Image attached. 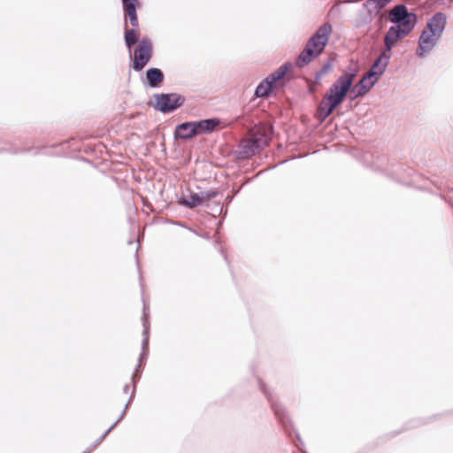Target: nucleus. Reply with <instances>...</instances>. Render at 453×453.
<instances>
[{
    "instance_id": "obj_11",
    "label": "nucleus",
    "mask_w": 453,
    "mask_h": 453,
    "mask_svg": "<svg viewBox=\"0 0 453 453\" xmlns=\"http://www.w3.org/2000/svg\"><path fill=\"white\" fill-rule=\"evenodd\" d=\"M271 133L272 130L270 127L258 126L252 130L251 138H253L256 143L262 149L269 144Z\"/></svg>"
},
{
    "instance_id": "obj_16",
    "label": "nucleus",
    "mask_w": 453,
    "mask_h": 453,
    "mask_svg": "<svg viewBox=\"0 0 453 453\" xmlns=\"http://www.w3.org/2000/svg\"><path fill=\"white\" fill-rule=\"evenodd\" d=\"M219 124L217 119H208L196 122L197 134L213 131Z\"/></svg>"
},
{
    "instance_id": "obj_26",
    "label": "nucleus",
    "mask_w": 453,
    "mask_h": 453,
    "mask_svg": "<svg viewBox=\"0 0 453 453\" xmlns=\"http://www.w3.org/2000/svg\"><path fill=\"white\" fill-rule=\"evenodd\" d=\"M128 388H129V386H128V385H126V386H125V388H124V391H125L126 393H127Z\"/></svg>"
},
{
    "instance_id": "obj_24",
    "label": "nucleus",
    "mask_w": 453,
    "mask_h": 453,
    "mask_svg": "<svg viewBox=\"0 0 453 453\" xmlns=\"http://www.w3.org/2000/svg\"><path fill=\"white\" fill-rule=\"evenodd\" d=\"M273 408L275 411V414L280 418H283V412L281 411V410L275 404H273Z\"/></svg>"
},
{
    "instance_id": "obj_6",
    "label": "nucleus",
    "mask_w": 453,
    "mask_h": 453,
    "mask_svg": "<svg viewBox=\"0 0 453 453\" xmlns=\"http://www.w3.org/2000/svg\"><path fill=\"white\" fill-rule=\"evenodd\" d=\"M183 103L184 97L179 94H161L156 96V107L162 112H171Z\"/></svg>"
},
{
    "instance_id": "obj_14",
    "label": "nucleus",
    "mask_w": 453,
    "mask_h": 453,
    "mask_svg": "<svg viewBox=\"0 0 453 453\" xmlns=\"http://www.w3.org/2000/svg\"><path fill=\"white\" fill-rule=\"evenodd\" d=\"M260 147L253 138L242 140L240 143V155L243 157H250L259 151Z\"/></svg>"
},
{
    "instance_id": "obj_9",
    "label": "nucleus",
    "mask_w": 453,
    "mask_h": 453,
    "mask_svg": "<svg viewBox=\"0 0 453 453\" xmlns=\"http://www.w3.org/2000/svg\"><path fill=\"white\" fill-rule=\"evenodd\" d=\"M214 196V192L192 193L188 196H183L180 199V203L188 208H195L202 205L205 201L211 199Z\"/></svg>"
},
{
    "instance_id": "obj_13",
    "label": "nucleus",
    "mask_w": 453,
    "mask_h": 453,
    "mask_svg": "<svg viewBox=\"0 0 453 453\" xmlns=\"http://www.w3.org/2000/svg\"><path fill=\"white\" fill-rule=\"evenodd\" d=\"M197 134L196 122H186L176 127L175 135L180 139H189Z\"/></svg>"
},
{
    "instance_id": "obj_1",
    "label": "nucleus",
    "mask_w": 453,
    "mask_h": 453,
    "mask_svg": "<svg viewBox=\"0 0 453 453\" xmlns=\"http://www.w3.org/2000/svg\"><path fill=\"white\" fill-rule=\"evenodd\" d=\"M355 77V73L346 72L332 84L319 105L318 118L321 121L333 113L334 109L344 101L349 92L351 93Z\"/></svg>"
},
{
    "instance_id": "obj_12",
    "label": "nucleus",
    "mask_w": 453,
    "mask_h": 453,
    "mask_svg": "<svg viewBox=\"0 0 453 453\" xmlns=\"http://www.w3.org/2000/svg\"><path fill=\"white\" fill-rule=\"evenodd\" d=\"M122 4L126 17L129 19L130 24L132 27H137L139 25L136 14L138 0H122Z\"/></svg>"
},
{
    "instance_id": "obj_23",
    "label": "nucleus",
    "mask_w": 453,
    "mask_h": 453,
    "mask_svg": "<svg viewBox=\"0 0 453 453\" xmlns=\"http://www.w3.org/2000/svg\"><path fill=\"white\" fill-rule=\"evenodd\" d=\"M125 411H126L124 410V411L122 412V414H121L120 418H119V419H118V420H117V421H116V422H115L111 426H110V427H109V428L104 432V434L100 437V439H99V441H98L97 444H99V443H100V442H101V441H102L106 437V435L111 432V429H112V428L117 425V423H118V422H119V421L123 418V416L125 415Z\"/></svg>"
},
{
    "instance_id": "obj_15",
    "label": "nucleus",
    "mask_w": 453,
    "mask_h": 453,
    "mask_svg": "<svg viewBox=\"0 0 453 453\" xmlns=\"http://www.w3.org/2000/svg\"><path fill=\"white\" fill-rule=\"evenodd\" d=\"M409 14L404 5H397L389 12V19L394 23L409 21Z\"/></svg>"
},
{
    "instance_id": "obj_4",
    "label": "nucleus",
    "mask_w": 453,
    "mask_h": 453,
    "mask_svg": "<svg viewBox=\"0 0 453 453\" xmlns=\"http://www.w3.org/2000/svg\"><path fill=\"white\" fill-rule=\"evenodd\" d=\"M152 52L151 41L148 38L142 39L134 52L133 68L137 72L142 71L150 62Z\"/></svg>"
},
{
    "instance_id": "obj_8",
    "label": "nucleus",
    "mask_w": 453,
    "mask_h": 453,
    "mask_svg": "<svg viewBox=\"0 0 453 453\" xmlns=\"http://www.w3.org/2000/svg\"><path fill=\"white\" fill-rule=\"evenodd\" d=\"M377 80L365 73L363 78L352 87V99L365 96L371 88L377 83Z\"/></svg>"
},
{
    "instance_id": "obj_25",
    "label": "nucleus",
    "mask_w": 453,
    "mask_h": 453,
    "mask_svg": "<svg viewBox=\"0 0 453 453\" xmlns=\"http://www.w3.org/2000/svg\"><path fill=\"white\" fill-rule=\"evenodd\" d=\"M433 183H434V185L439 188V189H441L442 188V183L441 182L440 184H436L434 181H433Z\"/></svg>"
},
{
    "instance_id": "obj_19",
    "label": "nucleus",
    "mask_w": 453,
    "mask_h": 453,
    "mask_svg": "<svg viewBox=\"0 0 453 453\" xmlns=\"http://www.w3.org/2000/svg\"><path fill=\"white\" fill-rule=\"evenodd\" d=\"M144 311H143V316H144V322H143V326H144V338L142 340V353L141 354V357H140V361H142V359L143 357H145L148 354V343H149V325L147 323V308L146 306L144 305V308H143Z\"/></svg>"
},
{
    "instance_id": "obj_3",
    "label": "nucleus",
    "mask_w": 453,
    "mask_h": 453,
    "mask_svg": "<svg viewBox=\"0 0 453 453\" xmlns=\"http://www.w3.org/2000/svg\"><path fill=\"white\" fill-rule=\"evenodd\" d=\"M447 24V16L436 12L426 21V52L437 46L441 41Z\"/></svg>"
},
{
    "instance_id": "obj_22",
    "label": "nucleus",
    "mask_w": 453,
    "mask_h": 453,
    "mask_svg": "<svg viewBox=\"0 0 453 453\" xmlns=\"http://www.w3.org/2000/svg\"><path fill=\"white\" fill-rule=\"evenodd\" d=\"M418 54L420 57L425 56V30H423L419 36Z\"/></svg>"
},
{
    "instance_id": "obj_10",
    "label": "nucleus",
    "mask_w": 453,
    "mask_h": 453,
    "mask_svg": "<svg viewBox=\"0 0 453 453\" xmlns=\"http://www.w3.org/2000/svg\"><path fill=\"white\" fill-rule=\"evenodd\" d=\"M391 54L388 52H382L380 57L376 59L374 64L372 65L368 73L369 76L379 81L380 77L385 73L386 68L389 63Z\"/></svg>"
},
{
    "instance_id": "obj_17",
    "label": "nucleus",
    "mask_w": 453,
    "mask_h": 453,
    "mask_svg": "<svg viewBox=\"0 0 453 453\" xmlns=\"http://www.w3.org/2000/svg\"><path fill=\"white\" fill-rule=\"evenodd\" d=\"M147 80L150 87H157L164 80V74L158 68H150L146 73Z\"/></svg>"
},
{
    "instance_id": "obj_7",
    "label": "nucleus",
    "mask_w": 453,
    "mask_h": 453,
    "mask_svg": "<svg viewBox=\"0 0 453 453\" xmlns=\"http://www.w3.org/2000/svg\"><path fill=\"white\" fill-rule=\"evenodd\" d=\"M364 9L367 12L359 20L357 21V27H360L368 23H371L373 19H376L379 24L382 22L384 14L381 12V8H379L374 1L367 0L364 4Z\"/></svg>"
},
{
    "instance_id": "obj_20",
    "label": "nucleus",
    "mask_w": 453,
    "mask_h": 453,
    "mask_svg": "<svg viewBox=\"0 0 453 453\" xmlns=\"http://www.w3.org/2000/svg\"><path fill=\"white\" fill-rule=\"evenodd\" d=\"M290 64H285L279 67L274 73L270 74L265 79L269 81L271 83L274 84L277 81L281 80L285 76V74L290 69Z\"/></svg>"
},
{
    "instance_id": "obj_21",
    "label": "nucleus",
    "mask_w": 453,
    "mask_h": 453,
    "mask_svg": "<svg viewBox=\"0 0 453 453\" xmlns=\"http://www.w3.org/2000/svg\"><path fill=\"white\" fill-rule=\"evenodd\" d=\"M273 84L265 79L256 88L255 95L257 97H264L269 95Z\"/></svg>"
},
{
    "instance_id": "obj_18",
    "label": "nucleus",
    "mask_w": 453,
    "mask_h": 453,
    "mask_svg": "<svg viewBox=\"0 0 453 453\" xmlns=\"http://www.w3.org/2000/svg\"><path fill=\"white\" fill-rule=\"evenodd\" d=\"M139 29L137 27H134L132 29H127L125 32V42L127 47L131 50V47L134 45L139 40Z\"/></svg>"
},
{
    "instance_id": "obj_2",
    "label": "nucleus",
    "mask_w": 453,
    "mask_h": 453,
    "mask_svg": "<svg viewBox=\"0 0 453 453\" xmlns=\"http://www.w3.org/2000/svg\"><path fill=\"white\" fill-rule=\"evenodd\" d=\"M332 29V26L326 23L316 31L313 36L308 41L304 50L296 58V65L298 67H303L308 65L312 59L323 52L328 42Z\"/></svg>"
},
{
    "instance_id": "obj_27",
    "label": "nucleus",
    "mask_w": 453,
    "mask_h": 453,
    "mask_svg": "<svg viewBox=\"0 0 453 453\" xmlns=\"http://www.w3.org/2000/svg\"><path fill=\"white\" fill-rule=\"evenodd\" d=\"M91 451V449H88L87 451L83 452V453H89Z\"/></svg>"
},
{
    "instance_id": "obj_5",
    "label": "nucleus",
    "mask_w": 453,
    "mask_h": 453,
    "mask_svg": "<svg viewBox=\"0 0 453 453\" xmlns=\"http://www.w3.org/2000/svg\"><path fill=\"white\" fill-rule=\"evenodd\" d=\"M411 29V26L409 21H404L401 25L392 26L385 35V50L382 52L391 54V50L395 44L407 35Z\"/></svg>"
}]
</instances>
